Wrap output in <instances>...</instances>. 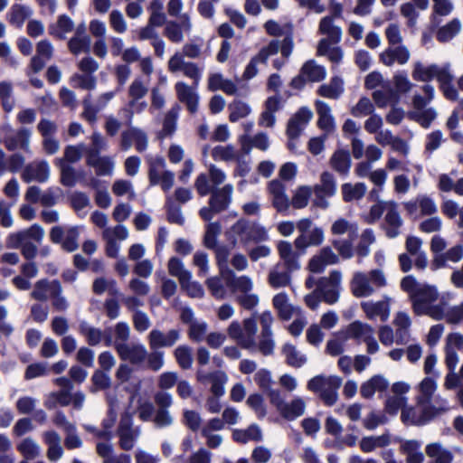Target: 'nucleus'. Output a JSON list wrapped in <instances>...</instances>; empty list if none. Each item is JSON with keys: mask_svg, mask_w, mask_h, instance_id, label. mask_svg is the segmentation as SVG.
<instances>
[{"mask_svg": "<svg viewBox=\"0 0 463 463\" xmlns=\"http://www.w3.org/2000/svg\"><path fill=\"white\" fill-rule=\"evenodd\" d=\"M401 288L409 294L416 315H427L435 320L445 318L448 306L445 303L432 304L439 296L434 287L419 283L413 276L409 275L402 279Z\"/></svg>", "mask_w": 463, "mask_h": 463, "instance_id": "1", "label": "nucleus"}, {"mask_svg": "<svg viewBox=\"0 0 463 463\" xmlns=\"http://www.w3.org/2000/svg\"><path fill=\"white\" fill-rule=\"evenodd\" d=\"M43 237V228L35 223L27 229L10 233L6 238V247L8 249H20L24 258L32 260L36 257L38 248L31 241L40 244Z\"/></svg>", "mask_w": 463, "mask_h": 463, "instance_id": "2", "label": "nucleus"}, {"mask_svg": "<svg viewBox=\"0 0 463 463\" xmlns=\"http://www.w3.org/2000/svg\"><path fill=\"white\" fill-rule=\"evenodd\" d=\"M231 243L235 246L238 241L243 245L250 242H261L268 240V232L260 224L245 219L238 220L227 232Z\"/></svg>", "mask_w": 463, "mask_h": 463, "instance_id": "3", "label": "nucleus"}, {"mask_svg": "<svg viewBox=\"0 0 463 463\" xmlns=\"http://www.w3.org/2000/svg\"><path fill=\"white\" fill-rule=\"evenodd\" d=\"M387 281L382 269H376L371 270L368 274L364 272H355L350 283L353 295L356 298H366L373 295L375 288L386 286Z\"/></svg>", "mask_w": 463, "mask_h": 463, "instance_id": "4", "label": "nucleus"}, {"mask_svg": "<svg viewBox=\"0 0 463 463\" xmlns=\"http://www.w3.org/2000/svg\"><path fill=\"white\" fill-rule=\"evenodd\" d=\"M419 410L413 407H404L402 410L401 419L406 425L422 426L429 423L436 416L449 410L448 402L441 400L439 407L418 405Z\"/></svg>", "mask_w": 463, "mask_h": 463, "instance_id": "5", "label": "nucleus"}, {"mask_svg": "<svg viewBox=\"0 0 463 463\" xmlns=\"http://www.w3.org/2000/svg\"><path fill=\"white\" fill-rule=\"evenodd\" d=\"M147 92L148 88L140 77H137L129 85V100L128 103V109L125 110L127 113L126 117L128 126L131 125L134 113H140L146 108L147 103L141 99L147 94Z\"/></svg>", "mask_w": 463, "mask_h": 463, "instance_id": "6", "label": "nucleus"}, {"mask_svg": "<svg viewBox=\"0 0 463 463\" xmlns=\"http://www.w3.org/2000/svg\"><path fill=\"white\" fill-rule=\"evenodd\" d=\"M119 438V447L124 450H131L138 439L141 430L139 427L133 426V419L130 413L121 415L117 430Z\"/></svg>", "mask_w": 463, "mask_h": 463, "instance_id": "7", "label": "nucleus"}, {"mask_svg": "<svg viewBox=\"0 0 463 463\" xmlns=\"http://www.w3.org/2000/svg\"><path fill=\"white\" fill-rule=\"evenodd\" d=\"M78 227L53 226L50 231V240L55 244H60L62 250L73 252L79 248Z\"/></svg>", "mask_w": 463, "mask_h": 463, "instance_id": "8", "label": "nucleus"}, {"mask_svg": "<svg viewBox=\"0 0 463 463\" xmlns=\"http://www.w3.org/2000/svg\"><path fill=\"white\" fill-rule=\"evenodd\" d=\"M315 194L314 203L316 206L326 209L329 205L327 197H332L336 193V182L334 175L325 171L320 175V183L313 187Z\"/></svg>", "mask_w": 463, "mask_h": 463, "instance_id": "9", "label": "nucleus"}, {"mask_svg": "<svg viewBox=\"0 0 463 463\" xmlns=\"http://www.w3.org/2000/svg\"><path fill=\"white\" fill-rule=\"evenodd\" d=\"M342 274L338 270L330 272L329 277H323L317 280V290L322 297V300L332 305L337 302L339 298L340 283Z\"/></svg>", "mask_w": 463, "mask_h": 463, "instance_id": "10", "label": "nucleus"}, {"mask_svg": "<svg viewBox=\"0 0 463 463\" xmlns=\"http://www.w3.org/2000/svg\"><path fill=\"white\" fill-rule=\"evenodd\" d=\"M181 337L182 330L180 328H171L166 332L154 328L148 333L146 339L150 350L156 351L174 346Z\"/></svg>", "mask_w": 463, "mask_h": 463, "instance_id": "11", "label": "nucleus"}, {"mask_svg": "<svg viewBox=\"0 0 463 463\" xmlns=\"http://www.w3.org/2000/svg\"><path fill=\"white\" fill-rule=\"evenodd\" d=\"M168 71L172 73L182 71L183 74L193 80V85L197 87L202 79L203 68H200L196 63L186 61L176 52L168 61Z\"/></svg>", "mask_w": 463, "mask_h": 463, "instance_id": "12", "label": "nucleus"}, {"mask_svg": "<svg viewBox=\"0 0 463 463\" xmlns=\"http://www.w3.org/2000/svg\"><path fill=\"white\" fill-rule=\"evenodd\" d=\"M193 24L187 13L182 14L179 21H168L164 28V35L173 43H181L185 34H190Z\"/></svg>", "mask_w": 463, "mask_h": 463, "instance_id": "13", "label": "nucleus"}, {"mask_svg": "<svg viewBox=\"0 0 463 463\" xmlns=\"http://www.w3.org/2000/svg\"><path fill=\"white\" fill-rule=\"evenodd\" d=\"M279 41L272 40L267 46H264L260 51L253 56L249 63L247 64L242 78L243 80H249L254 78L258 74V65L260 63L266 64L268 59L279 52Z\"/></svg>", "mask_w": 463, "mask_h": 463, "instance_id": "14", "label": "nucleus"}, {"mask_svg": "<svg viewBox=\"0 0 463 463\" xmlns=\"http://www.w3.org/2000/svg\"><path fill=\"white\" fill-rule=\"evenodd\" d=\"M5 131L4 137V144L7 150L14 151L16 149H23L28 151L30 147V138L32 132L29 128H21L14 131L10 126H5L3 128Z\"/></svg>", "mask_w": 463, "mask_h": 463, "instance_id": "15", "label": "nucleus"}, {"mask_svg": "<svg viewBox=\"0 0 463 463\" xmlns=\"http://www.w3.org/2000/svg\"><path fill=\"white\" fill-rule=\"evenodd\" d=\"M268 190L272 206L278 213L288 214L290 208V199L286 194V186L279 179H274L269 183Z\"/></svg>", "mask_w": 463, "mask_h": 463, "instance_id": "16", "label": "nucleus"}, {"mask_svg": "<svg viewBox=\"0 0 463 463\" xmlns=\"http://www.w3.org/2000/svg\"><path fill=\"white\" fill-rule=\"evenodd\" d=\"M196 378L203 384H210V391L214 396L224 395V385L228 381V376L223 371H213L207 373L203 370H198Z\"/></svg>", "mask_w": 463, "mask_h": 463, "instance_id": "17", "label": "nucleus"}, {"mask_svg": "<svg viewBox=\"0 0 463 463\" xmlns=\"http://www.w3.org/2000/svg\"><path fill=\"white\" fill-rule=\"evenodd\" d=\"M118 355L123 361H128L133 365L142 364L147 356V350L143 344L130 343L118 345Z\"/></svg>", "mask_w": 463, "mask_h": 463, "instance_id": "18", "label": "nucleus"}, {"mask_svg": "<svg viewBox=\"0 0 463 463\" xmlns=\"http://www.w3.org/2000/svg\"><path fill=\"white\" fill-rule=\"evenodd\" d=\"M312 118L313 112L308 108H301L288 122L287 135L288 138H298Z\"/></svg>", "mask_w": 463, "mask_h": 463, "instance_id": "19", "label": "nucleus"}, {"mask_svg": "<svg viewBox=\"0 0 463 463\" xmlns=\"http://www.w3.org/2000/svg\"><path fill=\"white\" fill-rule=\"evenodd\" d=\"M411 57L409 49L402 44L389 46L380 53L379 59L386 66H392L394 63L404 65Z\"/></svg>", "mask_w": 463, "mask_h": 463, "instance_id": "20", "label": "nucleus"}, {"mask_svg": "<svg viewBox=\"0 0 463 463\" xmlns=\"http://www.w3.org/2000/svg\"><path fill=\"white\" fill-rule=\"evenodd\" d=\"M233 186L227 184L221 188H214L209 199V205L215 210V213H222L227 210L232 203Z\"/></svg>", "mask_w": 463, "mask_h": 463, "instance_id": "21", "label": "nucleus"}, {"mask_svg": "<svg viewBox=\"0 0 463 463\" xmlns=\"http://www.w3.org/2000/svg\"><path fill=\"white\" fill-rule=\"evenodd\" d=\"M194 85L189 86L184 81H178L175 85L177 99L184 103L190 113L194 114L198 110L199 96Z\"/></svg>", "mask_w": 463, "mask_h": 463, "instance_id": "22", "label": "nucleus"}, {"mask_svg": "<svg viewBox=\"0 0 463 463\" xmlns=\"http://www.w3.org/2000/svg\"><path fill=\"white\" fill-rule=\"evenodd\" d=\"M42 439L47 447V458L51 462H56L61 459L64 451L61 446V438L60 434L53 430H50L43 432Z\"/></svg>", "mask_w": 463, "mask_h": 463, "instance_id": "23", "label": "nucleus"}, {"mask_svg": "<svg viewBox=\"0 0 463 463\" xmlns=\"http://www.w3.org/2000/svg\"><path fill=\"white\" fill-rule=\"evenodd\" d=\"M49 175L50 167L46 161L33 162L24 167L22 179L27 184L33 181L45 183L49 179Z\"/></svg>", "mask_w": 463, "mask_h": 463, "instance_id": "24", "label": "nucleus"}, {"mask_svg": "<svg viewBox=\"0 0 463 463\" xmlns=\"http://www.w3.org/2000/svg\"><path fill=\"white\" fill-rule=\"evenodd\" d=\"M449 66V63H446L442 66H439L437 64L424 66L421 62L417 61L414 64L412 78L415 80L426 82L430 81L434 78L439 80L441 73H444Z\"/></svg>", "mask_w": 463, "mask_h": 463, "instance_id": "25", "label": "nucleus"}, {"mask_svg": "<svg viewBox=\"0 0 463 463\" xmlns=\"http://www.w3.org/2000/svg\"><path fill=\"white\" fill-rule=\"evenodd\" d=\"M390 383L383 374H375L360 386V394L364 399H372L376 392L383 393L389 388Z\"/></svg>", "mask_w": 463, "mask_h": 463, "instance_id": "26", "label": "nucleus"}, {"mask_svg": "<svg viewBox=\"0 0 463 463\" xmlns=\"http://www.w3.org/2000/svg\"><path fill=\"white\" fill-rule=\"evenodd\" d=\"M338 261L339 258L333 250L330 247H324L310 260L308 267L311 272L321 273L327 265H333Z\"/></svg>", "mask_w": 463, "mask_h": 463, "instance_id": "27", "label": "nucleus"}, {"mask_svg": "<svg viewBox=\"0 0 463 463\" xmlns=\"http://www.w3.org/2000/svg\"><path fill=\"white\" fill-rule=\"evenodd\" d=\"M389 300L390 298L385 297L384 299L377 302H363L361 307L369 319L379 317L381 321L385 322L390 317Z\"/></svg>", "mask_w": 463, "mask_h": 463, "instance_id": "28", "label": "nucleus"}, {"mask_svg": "<svg viewBox=\"0 0 463 463\" xmlns=\"http://www.w3.org/2000/svg\"><path fill=\"white\" fill-rule=\"evenodd\" d=\"M402 219L397 210V203H390L389 210L384 216L383 230L388 238L393 239L400 234Z\"/></svg>", "mask_w": 463, "mask_h": 463, "instance_id": "29", "label": "nucleus"}, {"mask_svg": "<svg viewBox=\"0 0 463 463\" xmlns=\"http://www.w3.org/2000/svg\"><path fill=\"white\" fill-rule=\"evenodd\" d=\"M272 304L282 320H289L294 315L300 314V308L289 303L285 292H280L273 297Z\"/></svg>", "mask_w": 463, "mask_h": 463, "instance_id": "30", "label": "nucleus"}, {"mask_svg": "<svg viewBox=\"0 0 463 463\" xmlns=\"http://www.w3.org/2000/svg\"><path fill=\"white\" fill-rule=\"evenodd\" d=\"M324 241V231L319 227H312L309 232L299 234L295 241V247L301 252H304L307 247L318 246Z\"/></svg>", "mask_w": 463, "mask_h": 463, "instance_id": "31", "label": "nucleus"}, {"mask_svg": "<svg viewBox=\"0 0 463 463\" xmlns=\"http://www.w3.org/2000/svg\"><path fill=\"white\" fill-rule=\"evenodd\" d=\"M315 106L318 115V128L326 135L332 133L335 129V124L330 106L323 100H317Z\"/></svg>", "mask_w": 463, "mask_h": 463, "instance_id": "32", "label": "nucleus"}, {"mask_svg": "<svg viewBox=\"0 0 463 463\" xmlns=\"http://www.w3.org/2000/svg\"><path fill=\"white\" fill-rule=\"evenodd\" d=\"M278 251L282 260L280 264L287 267L289 270H298L300 268L298 257L301 251L296 252L290 242L281 241L278 244Z\"/></svg>", "mask_w": 463, "mask_h": 463, "instance_id": "33", "label": "nucleus"}, {"mask_svg": "<svg viewBox=\"0 0 463 463\" xmlns=\"http://www.w3.org/2000/svg\"><path fill=\"white\" fill-rule=\"evenodd\" d=\"M294 270H289L282 264H276L269 273V283L274 288H284L290 284L291 273Z\"/></svg>", "mask_w": 463, "mask_h": 463, "instance_id": "34", "label": "nucleus"}, {"mask_svg": "<svg viewBox=\"0 0 463 463\" xmlns=\"http://www.w3.org/2000/svg\"><path fill=\"white\" fill-rule=\"evenodd\" d=\"M351 156L347 150L337 149L330 157V166L339 175L346 176L351 168Z\"/></svg>", "mask_w": 463, "mask_h": 463, "instance_id": "35", "label": "nucleus"}, {"mask_svg": "<svg viewBox=\"0 0 463 463\" xmlns=\"http://www.w3.org/2000/svg\"><path fill=\"white\" fill-rule=\"evenodd\" d=\"M318 33L326 35V38L332 40L334 44L338 43L342 39V29L335 24L332 16H324L318 24Z\"/></svg>", "mask_w": 463, "mask_h": 463, "instance_id": "36", "label": "nucleus"}, {"mask_svg": "<svg viewBox=\"0 0 463 463\" xmlns=\"http://www.w3.org/2000/svg\"><path fill=\"white\" fill-rule=\"evenodd\" d=\"M32 14L33 10L31 7L22 4H14L11 6L6 15L11 25L22 28L25 20Z\"/></svg>", "mask_w": 463, "mask_h": 463, "instance_id": "37", "label": "nucleus"}, {"mask_svg": "<svg viewBox=\"0 0 463 463\" xmlns=\"http://www.w3.org/2000/svg\"><path fill=\"white\" fill-rule=\"evenodd\" d=\"M228 335L238 342V344L244 349L253 352L256 347V342L252 341L250 337H245L243 329L240 322L232 321L227 328Z\"/></svg>", "mask_w": 463, "mask_h": 463, "instance_id": "38", "label": "nucleus"}, {"mask_svg": "<svg viewBox=\"0 0 463 463\" xmlns=\"http://www.w3.org/2000/svg\"><path fill=\"white\" fill-rule=\"evenodd\" d=\"M373 335H374L373 328L370 325L361 321H354L346 328L347 337L359 342H365Z\"/></svg>", "mask_w": 463, "mask_h": 463, "instance_id": "39", "label": "nucleus"}, {"mask_svg": "<svg viewBox=\"0 0 463 463\" xmlns=\"http://www.w3.org/2000/svg\"><path fill=\"white\" fill-rule=\"evenodd\" d=\"M436 389V382L430 377H425L419 384L420 394L416 398L417 405L433 406L431 399Z\"/></svg>", "mask_w": 463, "mask_h": 463, "instance_id": "40", "label": "nucleus"}, {"mask_svg": "<svg viewBox=\"0 0 463 463\" xmlns=\"http://www.w3.org/2000/svg\"><path fill=\"white\" fill-rule=\"evenodd\" d=\"M453 80L454 76L451 73L449 66L444 73H441L439 80H438L439 90L443 96L451 101H455L458 98V92L456 87L453 85Z\"/></svg>", "mask_w": 463, "mask_h": 463, "instance_id": "41", "label": "nucleus"}, {"mask_svg": "<svg viewBox=\"0 0 463 463\" xmlns=\"http://www.w3.org/2000/svg\"><path fill=\"white\" fill-rule=\"evenodd\" d=\"M223 281L226 286L232 290H239L242 293H248L252 289V281L247 276L237 277L233 270L231 276L225 274L222 276Z\"/></svg>", "mask_w": 463, "mask_h": 463, "instance_id": "42", "label": "nucleus"}, {"mask_svg": "<svg viewBox=\"0 0 463 463\" xmlns=\"http://www.w3.org/2000/svg\"><path fill=\"white\" fill-rule=\"evenodd\" d=\"M57 165L61 169V183L67 187H73L80 177L83 176V172H77L73 166L64 163L63 159H58Z\"/></svg>", "mask_w": 463, "mask_h": 463, "instance_id": "43", "label": "nucleus"}, {"mask_svg": "<svg viewBox=\"0 0 463 463\" xmlns=\"http://www.w3.org/2000/svg\"><path fill=\"white\" fill-rule=\"evenodd\" d=\"M344 83L341 78L333 77L329 83L321 85L317 90V94L321 97L337 99L344 92Z\"/></svg>", "mask_w": 463, "mask_h": 463, "instance_id": "44", "label": "nucleus"}, {"mask_svg": "<svg viewBox=\"0 0 463 463\" xmlns=\"http://www.w3.org/2000/svg\"><path fill=\"white\" fill-rule=\"evenodd\" d=\"M306 403L302 398L297 397L290 402H285L279 413L288 420H293L304 414Z\"/></svg>", "mask_w": 463, "mask_h": 463, "instance_id": "45", "label": "nucleus"}, {"mask_svg": "<svg viewBox=\"0 0 463 463\" xmlns=\"http://www.w3.org/2000/svg\"><path fill=\"white\" fill-rule=\"evenodd\" d=\"M232 438L236 442L245 444L250 440L261 441L262 431L257 424H251L246 430H234Z\"/></svg>", "mask_w": 463, "mask_h": 463, "instance_id": "46", "label": "nucleus"}, {"mask_svg": "<svg viewBox=\"0 0 463 463\" xmlns=\"http://www.w3.org/2000/svg\"><path fill=\"white\" fill-rule=\"evenodd\" d=\"M426 454L433 458L435 463H451L453 459L452 453L445 449L440 443L435 442L427 445Z\"/></svg>", "mask_w": 463, "mask_h": 463, "instance_id": "47", "label": "nucleus"}, {"mask_svg": "<svg viewBox=\"0 0 463 463\" xmlns=\"http://www.w3.org/2000/svg\"><path fill=\"white\" fill-rule=\"evenodd\" d=\"M301 73L311 82L323 80L326 76V71L324 66L317 64L315 61H307L301 68Z\"/></svg>", "mask_w": 463, "mask_h": 463, "instance_id": "48", "label": "nucleus"}, {"mask_svg": "<svg viewBox=\"0 0 463 463\" xmlns=\"http://www.w3.org/2000/svg\"><path fill=\"white\" fill-rule=\"evenodd\" d=\"M461 22L458 18H453L445 25L439 28L436 38L440 43H447L452 40L461 31Z\"/></svg>", "mask_w": 463, "mask_h": 463, "instance_id": "49", "label": "nucleus"}, {"mask_svg": "<svg viewBox=\"0 0 463 463\" xmlns=\"http://www.w3.org/2000/svg\"><path fill=\"white\" fill-rule=\"evenodd\" d=\"M74 28L73 21L66 14L58 17L57 23L49 26V33L59 39H65V35Z\"/></svg>", "mask_w": 463, "mask_h": 463, "instance_id": "50", "label": "nucleus"}, {"mask_svg": "<svg viewBox=\"0 0 463 463\" xmlns=\"http://www.w3.org/2000/svg\"><path fill=\"white\" fill-rule=\"evenodd\" d=\"M79 333L83 335L86 342L90 346L99 345L103 339V331L99 328L90 326L86 321H81L79 325Z\"/></svg>", "mask_w": 463, "mask_h": 463, "instance_id": "51", "label": "nucleus"}, {"mask_svg": "<svg viewBox=\"0 0 463 463\" xmlns=\"http://www.w3.org/2000/svg\"><path fill=\"white\" fill-rule=\"evenodd\" d=\"M54 283H60L58 280L49 281L43 279L35 282L33 290L31 292V298L38 301H46L52 295V286Z\"/></svg>", "mask_w": 463, "mask_h": 463, "instance_id": "52", "label": "nucleus"}, {"mask_svg": "<svg viewBox=\"0 0 463 463\" xmlns=\"http://www.w3.org/2000/svg\"><path fill=\"white\" fill-rule=\"evenodd\" d=\"M282 354L289 366L299 368L307 363L306 355L298 351L296 346L291 344L287 343L283 345Z\"/></svg>", "mask_w": 463, "mask_h": 463, "instance_id": "53", "label": "nucleus"}, {"mask_svg": "<svg viewBox=\"0 0 463 463\" xmlns=\"http://www.w3.org/2000/svg\"><path fill=\"white\" fill-rule=\"evenodd\" d=\"M408 116L411 120L419 123L423 128H429L436 119L438 113L434 108H427L425 109L413 110L410 112Z\"/></svg>", "mask_w": 463, "mask_h": 463, "instance_id": "54", "label": "nucleus"}, {"mask_svg": "<svg viewBox=\"0 0 463 463\" xmlns=\"http://www.w3.org/2000/svg\"><path fill=\"white\" fill-rule=\"evenodd\" d=\"M421 444L418 440H407L402 445V451L407 455V463H422L424 456L420 451Z\"/></svg>", "mask_w": 463, "mask_h": 463, "instance_id": "55", "label": "nucleus"}, {"mask_svg": "<svg viewBox=\"0 0 463 463\" xmlns=\"http://www.w3.org/2000/svg\"><path fill=\"white\" fill-rule=\"evenodd\" d=\"M390 444L388 434L380 436L364 437L360 441V448L364 452H372L376 448H383Z\"/></svg>", "mask_w": 463, "mask_h": 463, "instance_id": "56", "label": "nucleus"}, {"mask_svg": "<svg viewBox=\"0 0 463 463\" xmlns=\"http://www.w3.org/2000/svg\"><path fill=\"white\" fill-rule=\"evenodd\" d=\"M203 40L200 37H195L183 45L179 55H182L183 59H199L203 54Z\"/></svg>", "mask_w": 463, "mask_h": 463, "instance_id": "57", "label": "nucleus"}, {"mask_svg": "<svg viewBox=\"0 0 463 463\" xmlns=\"http://www.w3.org/2000/svg\"><path fill=\"white\" fill-rule=\"evenodd\" d=\"M167 266L169 274L173 277H176L179 283L187 282L188 279H192V273L184 268L180 259L176 257L170 258Z\"/></svg>", "mask_w": 463, "mask_h": 463, "instance_id": "58", "label": "nucleus"}, {"mask_svg": "<svg viewBox=\"0 0 463 463\" xmlns=\"http://www.w3.org/2000/svg\"><path fill=\"white\" fill-rule=\"evenodd\" d=\"M367 187L364 183L352 184L345 183L342 185V194L345 202L361 199L366 193Z\"/></svg>", "mask_w": 463, "mask_h": 463, "instance_id": "59", "label": "nucleus"}, {"mask_svg": "<svg viewBox=\"0 0 463 463\" xmlns=\"http://www.w3.org/2000/svg\"><path fill=\"white\" fill-rule=\"evenodd\" d=\"M17 450L27 460L36 458L41 454V448L39 444L32 438L24 439L18 445Z\"/></svg>", "mask_w": 463, "mask_h": 463, "instance_id": "60", "label": "nucleus"}, {"mask_svg": "<svg viewBox=\"0 0 463 463\" xmlns=\"http://www.w3.org/2000/svg\"><path fill=\"white\" fill-rule=\"evenodd\" d=\"M331 232L334 235L347 233L348 237L356 238L358 235V227L355 223H351L344 218H339L332 224Z\"/></svg>", "mask_w": 463, "mask_h": 463, "instance_id": "61", "label": "nucleus"}, {"mask_svg": "<svg viewBox=\"0 0 463 463\" xmlns=\"http://www.w3.org/2000/svg\"><path fill=\"white\" fill-rule=\"evenodd\" d=\"M373 99L378 108H385L389 104L397 103L399 97L392 89L388 88L373 91Z\"/></svg>", "mask_w": 463, "mask_h": 463, "instance_id": "62", "label": "nucleus"}, {"mask_svg": "<svg viewBox=\"0 0 463 463\" xmlns=\"http://www.w3.org/2000/svg\"><path fill=\"white\" fill-rule=\"evenodd\" d=\"M463 258V245L458 244L445 253L437 256L434 260L437 267H443L447 261L458 262Z\"/></svg>", "mask_w": 463, "mask_h": 463, "instance_id": "63", "label": "nucleus"}, {"mask_svg": "<svg viewBox=\"0 0 463 463\" xmlns=\"http://www.w3.org/2000/svg\"><path fill=\"white\" fill-rule=\"evenodd\" d=\"M174 356L182 369L187 370L192 367L194 359L190 346L186 345L177 346L174 351Z\"/></svg>", "mask_w": 463, "mask_h": 463, "instance_id": "64", "label": "nucleus"}]
</instances>
